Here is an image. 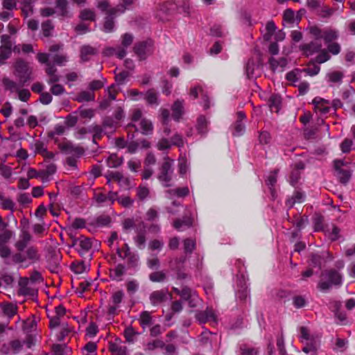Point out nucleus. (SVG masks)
I'll return each mask as SVG.
<instances>
[{"mask_svg": "<svg viewBox=\"0 0 355 355\" xmlns=\"http://www.w3.org/2000/svg\"><path fill=\"white\" fill-rule=\"evenodd\" d=\"M11 46H0V62L9 58L12 53Z\"/></svg>", "mask_w": 355, "mask_h": 355, "instance_id": "864d4df0", "label": "nucleus"}, {"mask_svg": "<svg viewBox=\"0 0 355 355\" xmlns=\"http://www.w3.org/2000/svg\"><path fill=\"white\" fill-rule=\"evenodd\" d=\"M192 225L191 217L184 216L182 219H176L173 223V227L178 231H182Z\"/></svg>", "mask_w": 355, "mask_h": 355, "instance_id": "2eb2a0df", "label": "nucleus"}, {"mask_svg": "<svg viewBox=\"0 0 355 355\" xmlns=\"http://www.w3.org/2000/svg\"><path fill=\"white\" fill-rule=\"evenodd\" d=\"M209 121L205 116H200L197 120L196 128L201 135H206L208 132Z\"/></svg>", "mask_w": 355, "mask_h": 355, "instance_id": "412c9836", "label": "nucleus"}, {"mask_svg": "<svg viewBox=\"0 0 355 355\" xmlns=\"http://www.w3.org/2000/svg\"><path fill=\"white\" fill-rule=\"evenodd\" d=\"M329 81L334 83H340L344 77L343 72L339 71H334L327 74Z\"/></svg>", "mask_w": 355, "mask_h": 355, "instance_id": "f704fd0d", "label": "nucleus"}, {"mask_svg": "<svg viewBox=\"0 0 355 355\" xmlns=\"http://www.w3.org/2000/svg\"><path fill=\"white\" fill-rule=\"evenodd\" d=\"M282 103V98L278 94H272L268 100V105L270 110L275 112H279Z\"/></svg>", "mask_w": 355, "mask_h": 355, "instance_id": "dca6fc26", "label": "nucleus"}, {"mask_svg": "<svg viewBox=\"0 0 355 355\" xmlns=\"http://www.w3.org/2000/svg\"><path fill=\"white\" fill-rule=\"evenodd\" d=\"M180 297L184 300H189L191 298L196 297V292L193 291L191 288L187 286H184L181 289Z\"/></svg>", "mask_w": 355, "mask_h": 355, "instance_id": "a19ab883", "label": "nucleus"}, {"mask_svg": "<svg viewBox=\"0 0 355 355\" xmlns=\"http://www.w3.org/2000/svg\"><path fill=\"white\" fill-rule=\"evenodd\" d=\"M119 203L124 207H130L132 206L134 200L129 196H122L117 198Z\"/></svg>", "mask_w": 355, "mask_h": 355, "instance_id": "5fc2aeb1", "label": "nucleus"}, {"mask_svg": "<svg viewBox=\"0 0 355 355\" xmlns=\"http://www.w3.org/2000/svg\"><path fill=\"white\" fill-rule=\"evenodd\" d=\"M53 62L59 66H63L68 61L67 57L63 54H55L53 57Z\"/></svg>", "mask_w": 355, "mask_h": 355, "instance_id": "13d9d810", "label": "nucleus"}, {"mask_svg": "<svg viewBox=\"0 0 355 355\" xmlns=\"http://www.w3.org/2000/svg\"><path fill=\"white\" fill-rule=\"evenodd\" d=\"M166 291L164 290L155 291L150 295V301L153 306H156L166 300Z\"/></svg>", "mask_w": 355, "mask_h": 355, "instance_id": "9b49d317", "label": "nucleus"}, {"mask_svg": "<svg viewBox=\"0 0 355 355\" xmlns=\"http://www.w3.org/2000/svg\"><path fill=\"white\" fill-rule=\"evenodd\" d=\"M324 218L320 215H316L313 218L315 230L319 231L323 229Z\"/></svg>", "mask_w": 355, "mask_h": 355, "instance_id": "e2e57ef3", "label": "nucleus"}, {"mask_svg": "<svg viewBox=\"0 0 355 355\" xmlns=\"http://www.w3.org/2000/svg\"><path fill=\"white\" fill-rule=\"evenodd\" d=\"M63 150L67 153L80 156L84 153V149L80 146H74L72 144H67L63 146Z\"/></svg>", "mask_w": 355, "mask_h": 355, "instance_id": "a878e982", "label": "nucleus"}, {"mask_svg": "<svg viewBox=\"0 0 355 355\" xmlns=\"http://www.w3.org/2000/svg\"><path fill=\"white\" fill-rule=\"evenodd\" d=\"M139 125L141 129L142 134L148 135L152 132L153 127L150 121L146 119H143L141 120Z\"/></svg>", "mask_w": 355, "mask_h": 355, "instance_id": "473e14b6", "label": "nucleus"}, {"mask_svg": "<svg viewBox=\"0 0 355 355\" xmlns=\"http://www.w3.org/2000/svg\"><path fill=\"white\" fill-rule=\"evenodd\" d=\"M79 17L84 21H95V12L91 9L85 8L80 12Z\"/></svg>", "mask_w": 355, "mask_h": 355, "instance_id": "bb28decb", "label": "nucleus"}, {"mask_svg": "<svg viewBox=\"0 0 355 355\" xmlns=\"http://www.w3.org/2000/svg\"><path fill=\"white\" fill-rule=\"evenodd\" d=\"M269 64L272 71H283L288 64V59L283 56L279 60H276L274 58L269 59Z\"/></svg>", "mask_w": 355, "mask_h": 355, "instance_id": "9d476101", "label": "nucleus"}, {"mask_svg": "<svg viewBox=\"0 0 355 355\" xmlns=\"http://www.w3.org/2000/svg\"><path fill=\"white\" fill-rule=\"evenodd\" d=\"M76 100L78 102L92 101L94 100V94L92 92L83 91L77 95Z\"/></svg>", "mask_w": 355, "mask_h": 355, "instance_id": "c85d7f7f", "label": "nucleus"}, {"mask_svg": "<svg viewBox=\"0 0 355 355\" xmlns=\"http://www.w3.org/2000/svg\"><path fill=\"white\" fill-rule=\"evenodd\" d=\"M168 192L172 195L177 196L178 197H185L189 195V190L187 187L178 188L168 191Z\"/></svg>", "mask_w": 355, "mask_h": 355, "instance_id": "a18cd8bd", "label": "nucleus"}, {"mask_svg": "<svg viewBox=\"0 0 355 355\" xmlns=\"http://www.w3.org/2000/svg\"><path fill=\"white\" fill-rule=\"evenodd\" d=\"M283 19L288 24H293L298 21V19H295V13L291 9H286L284 12Z\"/></svg>", "mask_w": 355, "mask_h": 355, "instance_id": "4c0bfd02", "label": "nucleus"}, {"mask_svg": "<svg viewBox=\"0 0 355 355\" xmlns=\"http://www.w3.org/2000/svg\"><path fill=\"white\" fill-rule=\"evenodd\" d=\"M3 84L6 89H8L11 92H17L20 87H22L20 83L19 84H17V83L10 80L8 78H4L3 79Z\"/></svg>", "mask_w": 355, "mask_h": 355, "instance_id": "5701e85b", "label": "nucleus"}, {"mask_svg": "<svg viewBox=\"0 0 355 355\" xmlns=\"http://www.w3.org/2000/svg\"><path fill=\"white\" fill-rule=\"evenodd\" d=\"M184 250L185 253H192L196 248V242L191 239H186L183 241Z\"/></svg>", "mask_w": 355, "mask_h": 355, "instance_id": "c03bdc74", "label": "nucleus"}, {"mask_svg": "<svg viewBox=\"0 0 355 355\" xmlns=\"http://www.w3.org/2000/svg\"><path fill=\"white\" fill-rule=\"evenodd\" d=\"M353 141L352 139H345L340 144V149L343 153H347L351 150Z\"/></svg>", "mask_w": 355, "mask_h": 355, "instance_id": "69168bd1", "label": "nucleus"}, {"mask_svg": "<svg viewBox=\"0 0 355 355\" xmlns=\"http://www.w3.org/2000/svg\"><path fill=\"white\" fill-rule=\"evenodd\" d=\"M110 175L121 187H128L130 184L129 179L124 177L120 172H110Z\"/></svg>", "mask_w": 355, "mask_h": 355, "instance_id": "aec40b11", "label": "nucleus"}, {"mask_svg": "<svg viewBox=\"0 0 355 355\" xmlns=\"http://www.w3.org/2000/svg\"><path fill=\"white\" fill-rule=\"evenodd\" d=\"M53 28V25L51 20H46L42 24V33L45 37H49L51 35V31Z\"/></svg>", "mask_w": 355, "mask_h": 355, "instance_id": "79ce46f5", "label": "nucleus"}, {"mask_svg": "<svg viewBox=\"0 0 355 355\" xmlns=\"http://www.w3.org/2000/svg\"><path fill=\"white\" fill-rule=\"evenodd\" d=\"M31 239L32 236L30 233L26 230H22L19 241L15 243V247L18 250L23 251Z\"/></svg>", "mask_w": 355, "mask_h": 355, "instance_id": "1a4fd4ad", "label": "nucleus"}, {"mask_svg": "<svg viewBox=\"0 0 355 355\" xmlns=\"http://www.w3.org/2000/svg\"><path fill=\"white\" fill-rule=\"evenodd\" d=\"M70 331L71 330L69 328L68 324L67 323L62 324L61 330L58 336V340H63L64 338L69 334Z\"/></svg>", "mask_w": 355, "mask_h": 355, "instance_id": "0e129e2a", "label": "nucleus"}, {"mask_svg": "<svg viewBox=\"0 0 355 355\" xmlns=\"http://www.w3.org/2000/svg\"><path fill=\"white\" fill-rule=\"evenodd\" d=\"M336 171L338 173V177L340 180V182L343 184H346L349 181L351 176L349 171L343 169H339Z\"/></svg>", "mask_w": 355, "mask_h": 355, "instance_id": "8fccbe9b", "label": "nucleus"}, {"mask_svg": "<svg viewBox=\"0 0 355 355\" xmlns=\"http://www.w3.org/2000/svg\"><path fill=\"white\" fill-rule=\"evenodd\" d=\"M133 50L140 59H145L151 53L147 46H135Z\"/></svg>", "mask_w": 355, "mask_h": 355, "instance_id": "2f4dec72", "label": "nucleus"}, {"mask_svg": "<svg viewBox=\"0 0 355 355\" xmlns=\"http://www.w3.org/2000/svg\"><path fill=\"white\" fill-rule=\"evenodd\" d=\"M111 222L110 217L108 216H101L96 220V225L98 227L107 226Z\"/></svg>", "mask_w": 355, "mask_h": 355, "instance_id": "680f3d73", "label": "nucleus"}, {"mask_svg": "<svg viewBox=\"0 0 355 355\" xmlns=\"http://www.w3.org/2000/svg\"><path fill=\"white\" fill-rule=\"evenodd\" d=\"M59 268V257L58 256L52 257L49 260V268L52 272H57Z\"/></svg>", "mask_w": 355, "mask_h": 355, "instance_id": "603ef678", "label": "nucleus"}, {"mask_svg": "<svg viewBox=\"0 0 355 355\" xmlns=\"http://www.w3.org/2000/svg\"><path fill=\"white\" fill-rule=\"evenodd\" d=\"M324 259V254L313 253L310 256L311 265L313 267L320 268Z\"/></svg>", "mask_w": 355, "mask_h": 355, "instance_id": "72a5a7b5", "label": "nucleus"}, {"mask_svg": "<svg viewBox=\"0 0 355 355\" xmlns=\"http://www.w3.org/2000/svg\"><path fill=\"white\" fill-rule=\"evenodd\" d=\"M173 117L178 121L183 113V101L177 100L172 106Z\"/></svg>", "mask_w": 355, "mask_h": 355, "instance_id": "4be33fe9", "label": "nucleus"}, {"mask_svg": "<svg viewBox=\"0 0 355 355\" xmlns=\"http://www.w3.org/2000/svg\"><path fill=\"white\" fill-rule=\"evenodd\" d=\"M266 33L264 35V37L266 41H270L271 37L276 32V27L275 23L272 21L267 22L266 25Z\"/></svg>", "mask_w": 355, "mask_h": 355, "instance_id": "c9c22d12", "label": "nucleus"}, {"mask_svg": "<svg viewBox=\"0 0 355 355\" xmlns=\"http://www.w3.org/2000/svg\"><path fill=\"white\" fill-rule=\"evenodd\" d=\"M19 292L23 295H31L34 296L37 294V291L28 286V279L24 278L19 282Z\"/></svg>", "mask_w": 355, "mask_h": 355, "instance_id": "ddd939ff", "label": "nucleus"}, {"mask_svg": "<svg viewBox=\"0 0 355 355\" xmlns=\"http://www.w3.org/2000/svg\"><path fill=\"white\" fill-rule=\"evenodd\" d=\"M301 177V173L299 171L298 169H293L290 175V182L291 184L294 186L295 184H297L300 179Z\"/></svg>", "mask_w": 355, "mask_h": 355, "instance_id": "052dcab7", "label": "nucleus"}, {"mask_svg": "<svg viewBox=\"0 0 355 355\" xmlns=\"http://www.w3.org/2000/svg\"><path fill=\"white\" fill-rule=\"evenodd\" d=\"M309 33L314 37L319 39L322 37L323 29H320L316 26H313L309 28Z\"/></svg>", "mask_w": 355, "mask_h": 355, "instance_id": "bf43d9fd", "label": "nucleus"}, {"mask_svg": "<svg viewBox=\"0 0 355 355\" xmlns=\"http://www.w3.org/2000/svg\"><path fill=\"white\" fill-rule=\"evenodd\" d=\"M150 193L149 189L144 186H139L137 189V196L140 200H145Z\"/></svg>", "mask_w": 355, "mask_h": 355, "instance_id": "49530a36", "label": "nucleus"}, {"mask_svg": "<svg viewBox=\"0 0 355 355\" xmlns=\"http://www.w3.org/2000/svg\"><path fill=\"white\" fill-rule=\"evenodd\" d=\"M320 70V67L314 63H309L308 67L304 69V71L309 76H315L317 75Z\"/></svg>", "mask_w": 355, "mask_h": 355, "instance_id": "de8ad7c7", "label": "nucleus"}, {"mask_svg": "<svg viewBox=\"0 0 355 355\" xmlns=\"http://www.w3.org/2000/svg\"><path fill=\"white\" fill-rule=\"evenodd\" d=\"M125 46H109L105 49L103 53L105 56H116L119 59L123 58L126 55Z\"/></svg>", "mask_w": 355, "mask_h": 355, "instance_id": "0eeeda50", "label": "nucleus"}, {"mask_svg": "<svg viewBox=\"0 0 355 355\" xmlns=\"http://www.w3.org/2000/svg\"><path fill=\"white\" fill-rule=\"evenodd\" d=\"M322 277L327 279V281L321 279L318 283V287L322 291L329 290L333 285L340 286L342 284L341 275L334 269L325 271L322 274Z\"/></svg>", "mask_w": 355, "mask_h": 355, "instance_id": "f03ea898", "label": "nucleus"}, {"mask_svg": "<svg viewBox=\"0 0 355 355\" xmlns=\"http://www.w3.org/2000/svg\"><path fill=\"white\" fill-rule=\"evenodd\" d=\"M123 297L124 293L122 290L115 291L112 293L111 296V304H109L107 308V313L110 315H114L116 314V311Z\"/></svg>", "mask_w": 355, "mask_h": 355, "instance_id": "39448f33", "label": "nucleus"}, {"mask_svg": "<svg viewBox=\"0 0 355 355\" xmlns=\"http://www.w3.org/2000/svg\"><path fill=\"white\" fill-rule=\"evenodd\" d=\"M304 198V195L300 191H295L292 198L287 200L286 204L288 207H291L296 202H301Z\"/></svg>", "mask_w": 355, "mask_h": 355, "instance_id": "e433bc0d", "label": "nucleus"}, {"mask_svg": "<svg viewBox=\"0 0 355 355\" xmlns=\"http://www.w3.org/2000/svg\"><path fill=\"white\" fill-rule=\"evenodd\" d=\"M144 98L148 104L158 105L159 103L157 93L154 89H148L145 94Z\"/></svg>", "mask_w": 355, "mask_h": 355, "instance_id": "393cba45", "label": "nucleus"}, {"mask_svg": "<svg viewBox=\"0 0 355 355\" xmlns=\"http://www.w3.org/2000/svg\"><path fill=\"white\" fill-rule=\"evenodd\" d=\"M139 320V324L143 327V329L150 327L153 324V318L150 313L146 311H144L140 313Z\"/></svg>", "mask_w": 355, "mask_h": 355, "instance_id": "6ab92c4d", "label": "nucleus"}, {"mask_svg": "<svg viewBox=\"0 0 355 355\" xmlns=\"http://www.w3.org/2000/svg\"><path fill=\"white\" fill-rule=\"evenodd\" d=\"M237 119L233 125L234 132L233 135L241 136L245 132V126L244 121L246 118L245 113L239 111L236 113Z\"/></svg>", "mask_w": 355, "mask_h": 355, "instance_id": "423d86ee", "label": "nucleus"}, {"mask_svg": "<svg viewBox=\"0 0 355 355\" xmlns=\"http://www.w3.org/2000/svg\"><path fill=\"white\" fill-rule=\"evenodd\" d=\"M196 317L200 323H205L207 322H216V315L211 309L207 308L205 311L198 312Z\"/></svg>", "mask_w": 355, "mask_h": 355, "instance_id": "6e6552de", "label": "nucleus"}, {"mask_svg": "<svg viewBox=\"0 0 355 355\" xmlns=\"http://www.w3.org/2000/svg\"><path fill=\"white\" fill-rule=\"evenodd\" d=\"M92 248L91 239L83 236H80L79 246L76 248L81 256L86 254Z\"/></svg>", "mask_w": 355, "mask_h": 355, "instance_id": "f8f14e48", "label": "nucleus"}, {"mask_svg": "<svg viewBox=\"0 0 355 355\" xmlns=\"http://www.w3.org/2000/svg\"><path fill=\"white\" fill-rule=\"evenodd\" d=\"M156 146L158 150H164L169 149L171 146V144L168 139H167L166 138H162L158 141Z\"/></svg>", "mask_w": 355, "mask_h": 355, "instance_id": "4d7b16f0", "label": "nucleus"}, {"mask_svg": "<svg viewBox=\"0 0 355 355\" xmlns=\"http://www.w3.org/2000/svg\"><path fill=\"white\" fill-rule=\"evenodd\" d=\"M96 53L97 50L92 46H83L80 49V58L83 61L86 62Z\"/></svg>", "mask_w": 355, "mask_h": 355, "instance_id": "a211bd4d", "label": "nucleus"}, {"mask_svg": "<svg viewBox=\"0 0 355 355\" xmlns=\"http://www.w3.org/2000/svg\"><path fill=\"white\" fill-rule=\"evenodd\" d=\"M109 349L114 355H126L127 354V347L116 343H110Z\"/></svg>", "mask_w": 355, "mask_h": 355, "instance_id": "b1692460", "label": "nucleus"}, {"mask_svg": "<svg viewBox=\"0 0 355 355\" xmlns=\"http://www.w3.org/2000/svg\"><path fill=\"white\" fill-rule=\"evenodd\" d=\"M2 309L6 315L12 318L16 314L17 306L12 303H8L2 305Z\"/></svg>", "mask_w": 355, "mask_h": 355, "instance_id": "c756f323", "label": "nucleus"}, {"mask_svg": "<svg viewBox=\"0 0 355 355\" xmlns=\"http://www.w3.org/2000/svg\"><path fill=\"white\" fill-rule=\"evenodd\" d=\"M15 75L18 77L21 85L23 86L31 79L32 68L22 60H18L15 64Z\"/></svg>", "mask_w": 355, "mask_h": 355, "instance_id": "7ed1b4c3", "label": "nucleus"}, {"mask_svg": "<svg viewBox=\"0 0 355 355\" xmlns=\"http://www.w3.org/2000/svg\"><path fill=\"white\" fill-rule=\"evenodd\" d=\"M330 59V55L326 50L321 51L315 57V62L319 64L324 63Z\"/></svg>", "mask_w": 355, "mask_h": 355, "instance_id": "09e8293b", "label": "nucleus"}, {"mask_svg": "<svg viewBox=\"0 0 355 355\" xmlns=\"http://www.w3.org/2000/svg\"><path fill=\"white\" fill-rule=\"evenodd\" d=\"M125 273V266L123 264H118L111 270V275L116 279H119Z\"/></svg>", "mask_w": 355, "mask_h": 355, "instance_id": "37998d69", "label": "nucleus"}, {"mask_svg": "<svg viewBox=\"0 0 355 355\" xmlns=\"http://www.w3.org/2000/svg\"><path fill=\"white\" fill-rule=\"evenodd\" d=\"M71 270L76 274H81L87 270V266L84 262H79L77 263H73L71 264Z\"/></svg>", "mask_w": 355, "mask_h": 355, "instance_id": "6e6d98bb", "label": "nucleus"}, {"mask_svg": "<svg viewBox=\"0 0 355 355\" xmlns=\"http://www.w3.org/2000/svg\"><path fill=\"white\" fill-rule=\"evenodd\" d=\"M166 279V273L162 271H155L149 275V279L153 282H163Z\"/></svg>", "mask_w": 355, "mask_h": 355, "instance_id": "7c9ffc66", "label": "nucleus"}, {"mask_svg": "<svg viewBox=\"0 0 355 355\" xmlns=\"http://www.w3.org/2000/svg\"><path fill=\"white\" fill-rule=\"evenodd\" d=\"M123 163V158L117 157L115 154H112L107 159V164L110 168H116Z\"/></svg>", "mask_w": 355, "mask_h": 355, "instance_id": "cd10ccee", "label": "nucleus"}, {"mask_svg": "<svg viewBox=\"0 0 355 355\" xmlns=\"http://www.w3.org/2000/svg\"><path fill=\"white\" fill-rule=\"evenodd\" d=\"M119 7H123L122 6H117L115 8H111L107 10V14L108 15L107 17H105L104 25H103V29L105 32H111L113 31L114 28V17L120 15L121 13H123L125 12V8H119Z\"/></svg>", "mask_w": 355, "mask_h": 355, "instance_id": "20e7f679", "label": "nucleus"}, {"mask_svg": "<svg viewBox=\"0 0 355 355\" xmlns=\"http://www.w3.org/2000/svg\"><path fill=\"white\" fill-rule=\"evenodd\" d=\"M139 286V284L137 280H130L126 283L127 292L130 295H133L138 291Z\"/></svg>", "mask_w": 355, "mask_h": 355, "instance_id": "ea45409f", "label": "nucleus"}, {"mask_svg": "<svg viewBox=\"0 0 355 355\" xmlns=\"http://www.w3.org/2000/svg\"><path fill=\"white\" fill-rule=\"evenodd\" d=\"M12 236V232L8 230H5L0 234V246L5 245Z\"/></svg>", "mask_w": 355, "mask_h": 355, "instance_id": "3c124183", "label": "nucleus"}, {"mask_svg": "<svg viewBox=\"0 0 355 355\" xmlns=\"http://www.w3.org/2000/svg\"><path fill=\"white\" fill-rule=\"evenodd\" d=\"M171 145L177 146L178 147H182L184 146V141L182 137L179 134H175L171 139Z\"/></svg>", "mask_w": 355, "mask_h": 355, "instance_id": "338daca9", "label": "nucleus"}, {"mask_svg": "<svg viewBox=\"0 0 355 355\" xmlns=\"http://www.w3.org/2000/svg\"><path fill=\"white\" fill-rule=\"evenodd\" d=\"M241 355H257L259 351L257 349L253 347H248L243 346L241 347Z\"/></svg>", "mask_w": 355, "mask_h": 355, "instance_id": "774afa93", "label": "nucleus"}, {"mask_svg": "<svg viewBox=\"0 0 355 355\" xmlns=\"http://www.w3.org/2000/svg\"><path fill=\"white\" fill-rule=\"evenodd\" d=\"M338 32L335 29L330 28L323 29L322 39L325 42H331L337 40Z\"/></svg>", "mask_w": 355, "mask_h": 355, "instance_id": "f3484780", "label": "nucleus"}, {"mask_svg": "<svg viewBox=\"0 0 355 355\" xmlns=\"http://www.w3.org/2000/svg\"><path fill=\"white\" fill-rule=\"evenodd\" d=\"M174 175L173 160L168 157L164 159V162L159 168L157 179L164 187H170Z\"/></svg>", "mask_w": 355, "mask_h": 355, "instance_id": "f257e3e1", "label": "nucleus"}, {"mask_svg": "<svg viewBox=\"0 0 355 355\" xmlns=\"http://www.w3.org/2000/svg\"><path fill=\"white\" fill-rule=\"evenodd\" d=\"M139 333L136 331L132 327H128L124 330V336L128 343H133L135 339V336Z\"/></svg>", "mask_w": 355, "mask_h": 355, "instance_id": "58836bf2", "label": "nucleus"}, {"mask_svg": "<svg viewBox=\"0 0 355 355\" xmlns=\"http://www.w3.org/2000/svg\"><path fill=\"white\" fill-rule=\"evenodd\" d=\"M45 72L49 76L48 80L49 84H53L54 83H57L60 80V77L56 74L57 69L55 67L54 64L48 63L45 69Z\"/></svg>", "mask_w": 355, "mask_h": 355, "instance_id": "4468645a", "label": "nucleus"}]
</instances>
